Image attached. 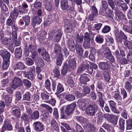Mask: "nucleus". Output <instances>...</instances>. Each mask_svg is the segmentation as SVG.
Returning <instances> with one entry per match:
<instances>
[{"label":"nucleus","instance_id":"f257e3e1","mask_svg":"<svg viewBox=\"0 0 132 132\" xmlns=\"http://www.w3.org/2000/svg\"><path fill=\"white\" fill-rule=\"evenodd\" d=\"M103 50L104 52H105L104 55L105 57H106L108 60L111 61L112 62L114 61V58L110 53V49L106 46H102V48L98 50L97 54H100L103 52Z\"/></svg>","mask_w":132,"mask_h":132},{"label":"nucleus","instance_id":"f03ea898","mask_svg":"<svg viewBox=\"0 0 132 132\" xmlns=\"http://www.w3.org/2000/svg\"><path fill=\"white\" fill-rule=\"evenodd\" d=\"M64 26L65 28V31L67 33H70L74 30V28L76 25V23L71 21L69 19H65L64 21Z\"/></svg>","mask_w":132,"mask_h":132},{"label":"nucleus","instance_id":"7ed1b4c3","mask_svg":"<svg viewBox=\"0 0 132 132\" xmlns=\"http://www.w3.org/2000/svg\"><path fill=\"white\" fill-rule=\"evenodd\" d=\"M26 112L31 120H35L39 119V112L37 110L33 111L30 108L27 109Z\"/></svg>","mask_w":132,"mask_h":132},{"label":"nucleus","instance_id":"20e7f679","mask_svg":"<svg viewBox=\"0 0 132 132\" xmlns=\"http://www.w3.org/2000/svg\"><path fill=\"white\" fill-rule=\"evenodd\" d=\"M21 113V111L19 107L16 106H13L12 108L11 113L13 117H11V119L13 120L18 119L20 117Z\"/></svg>","mask_w":132,"mask_h":132},{"label":"nucleus","instance_id":"39448f33","mask_svg":"<svg viewBox=\"0 0 132 132\" xmlns=\"http://www.w3.org/2000/svg\"><path fill=\"white\" fill-rule=\"evenodd\" d=\"M23 85L21 79L18 77H14L12 80L11 87L15 89Z\"/></svg>","mask_w":132,"mask_h":132},{"label":"nucleus","instance_id":"423d86ee","mask_svg":"<svg viewBox=\"0 0 132 132\" xmlns=\"http://www.w3.org/2000/svg\"><path fill=\"white\" fill-rule=\"evenodd\" d=\"M90 68L91 67L88 64L82 63L80 64L79 66L77 72L79 74H80L86 70V71L90 74L91 73Z\"/></svg>","mask_w":132,"mask_h":132},{"label":"nucleus","instance_id":"0eeeda50","mask_svg":"<svg viewBox=\"0 0 132 132\" xmlns=\"http://www.w3.org/2000/svg\"><path fill=\"white\" fill-rule=\"evenodd\" d=\"M116 39L118 42H122V39L124 41L127 40V37L126 35L122 32L117 31L115 33Z\"/></svg>","mask_w":132,"mask_h":132},{"label":"nucleus","instance_id":"6e6552de","mask_svg":"<svg viewBox=\"0 0 132 132\" xmlns=\"http://www.w3.org/2000/svg\"><path fill=\"white\" fill-rule=\"evenodd\" d=\"M0 55L2 57L3 60L5 61H10L11 54L6 50L4 49L0 51Z\"/></svg>","mask_w":132,"mask_h":132},{"label":"nucleus","instance_id":"1a4fd4ad","mask_svg":"<svg viewBox=\"0 0 132 132\" xmlns=\"http://www.w3.org/2000/svg\"><path fill=\"white\" fill-rule=\"evenodd\" d=\"M88 32H86L84 35V42L83 46L85 48H88L90 46V36Z\"/></svg>","mask_w":132,"mask_h":132},{"label":"nucleus","instance_id":"9d476101","mask_svg":"<svg viewBox=\"0 0 132 132\" xmlns=\"http://www.w3.org/2000/svg\"><path fill=\"white\" fill-rule=\"evenodd\" d=\"M34 129L37 131H41L44 129V125L39 121L35 122L33 124Z\"/></svg>","mask_w":132,"mask_h":132},{"label":"nucleus","instance_id":"9b49d317","mask_svg":"<svg viewBox=\"0 0 132 132\" xmlns=\"http://www.w3.org/2000/svg\"><path fill=\"white\" fill-rule=\"evenodd\" d=\"M61 47L58 44H56L55 45L54 50L55 52L54 54H53L52 55V58L55 59L56 57V55L60 54H62L61 53Z\"/></svg>","mask_w":132,"mask_h":132},{"label":"nucleus","instance_id":"f8f14e48","mask_svg":"<svg viewBox=\"0 0 132 132\" xmlns=\"http://www.w3.org/2000/svg\"><path fill=\"white\" fill-rule=\"evenodd\" d=\"M112 64L111 62L109 61L101 62L99 63V67L103 70H108Z\"/></svg>","mask_w":132,"mask_h":132},{"label":"nucleus","instance_id":"ddd939ff","mask_svg":"<svg viewBox=\"0 0 132 132\" xmlns=\"http://www.w3.org/2000/svg\"><path fill=\"white\" fill-rule=\"evenodd\" d=\"M77 103L79 107L82 108L90 103V101L85 99H80L78 101Z\"/></svg>","mask_w":132,"mask_h":132},{"label":"nucleus","instance_id":"4468645a","mask_svg":"<svg viewBox=\"0 0 132 132\" xmlns=\"http://www.w3.org/2000/svg\"><path fill=\"white\" fill-rule=\"evenodd\" d=\"M76 107V104L75 103H72L66 106L65 110L71 115L74 111Z\"/></svg>","mask_w":132,"mask_h":132},{"label":"nucleus","instance_id":"2eb2a0df","mask_svg":"<svg viewBox=\"0 0 132 132\" xmlns=\"http://www.w3.org/2000/svg\"><path fill=\"white\" fill-rule=\"evenodd\" d=\"M104 117L108 121L113 122L116 124L117 122V120L113 118L114 116L113 114L110 115L109 113L105 114L104 115Z\"/></svg>","mask_w":132,"mask_h":132},{"label":"nucleus","instance_id":"dca6fc26","mask_svg":"<svg viewBox=\"0 0 132 132\" xmlns=\"http://www.w3.org/2000/svg\"><path fill=\"white\" fill-rule=\"evenodd\" d=\"M109 102L110 107L112 112L117 114H119V111L116 109V103L112 100H110Z\"/></svg>","mask_w":132,"mask_h":132},{"label":"nucleus","instance_id":"f3484780","mask_svg":"<svg viewBox=\"0 0 132 132\" xmlns=\"http://www.w3.org/2000/svg\"><path fill=\"white\" fill-rule=\"evenodd\" d=\"M69 68L70 69H74L76 68V62L75 58L70 59L68 60Z\"/></svg>","mask_w":132,"mask_h":132},{"label":"nucleus","instance_id":"a211bd4d","mask_svg":"<svg viewBox=\"0 0 132 132\" xmlns=\"http://www.w3.org/2000/svg\"><path fill=\"white\" fill-rule=\"evenodd\" d=\"M74 77V74L73 73H71L70 75L67 76V82L68 85L71 87L74 86L75 83L74 81L73 77Z\"/></svg>","mask_w":132,"mask_h":132},{"label":"nucleus","instance_id":"6ab92c4d","mask_svg":"<svg viewBox=\"0 0 132 132\" xmlns=\"http://www.w3.org/2000/svg\"><path fill=\"white\" fill-rule=\"evenodd\" d=\"M12 126L11 124L8 121H5L4 124L2 128L1 131L3 132L5 130H12Z\"/></svg>","mask_w":132,"mask_h":132},{"label":"nucleus","instance_id":"aec40b11","mask_svg":"<svg viewBox=\"0 0 132 132\" xmlns=\"http://www.w3.org/2000/svg\"><path fill=\"white\" fill-rule=\"evenodd\" d=\"M24 75L26 78L31 80H33L34 79V74L33 72L31 71H24Z\"/></svg>","mask_w":132,"mask_h":132},{"label":"nucleus","instance_id":"412c9836","mask_svg":"<svg viewBox=\"0 0 132 132\" xmlns=\"http://www.w3.org/2000/svg\"><path fill=\"white\" fill-rule=\"evenodd\" d=\"M61 110V118L63 119H68L70 117V114L66 110L64 111V108H62Z\"/></svg>","mask_w":132,"mask_h":132},{"label":"nucleus","instance_id":"4be33fe9","mask_svg":"<svg viewBox=\"0 0 132 132\" xmlns=\"http://www.w3.org/2000/svg\"><path fill=\"white\" fill-rule=\"evenodd\" d=\"M67 43L69 49L72 52L74 51L76 46L75 47L74 41L72 39L69 40L68 41Z\"/></svg>","mask_w":132,"mask_h":132},{"label":"nucleus","instance_id":"5701e85b","mask_svg":"<svg viewBox=\"0 0 132 132\" xmlns=\"http://www.w3.org/2000/svg\"><path fill=\"white\" fill-rule=\"evenodd\" d=\"M41 21V18L40 17H34L32 19L31 24L32 26L34 27L36 24H40Z\"/></svg>","mask_w":132,"mask_h":132},{"label":"nucleus","instance_id":"b1692460","mask_svg":"<svg viewBox=\"0 0 132 132\" xmlns=\"http://www.w3.org/2000/svg\"><path fill=\"white\" fill-rule=\"evenodd\" d=\"M3 44L5 46H13V42L11 40V38H5L3 42Z\"/></svg>","mask_w":132,"mask_h":132},{"label":"nucleus","instance_id":"393cba45","mask_svg":"<svg viewBox=\"0 0 132 132\" xmlns=\"http://www.w3.org/2000/svg\"><path fill=\"white\" fill-rule=\"evenodd\" d=\"M19 15V13L18 12L16 9H14L11 12L9 17L13 20H15Z\"/></svg>","mask_w":132,"mask_h":132},{"label":"nucleus","instance_id":"a878e982","mask_svg":"<svg viewBox=\"0 0 132 132\" xmlns=\"http://www.w3.org/2000/svg\"><path fill=\"white\" fill-rule=\"evenodd\" d=\"M88 75H81L80 77V81L81 83L84 84H86V82L90 81V79L87 77Z\"/></svg>","mask_w":132,"mask_h":132},{"label":"nucleus","instance_id":"bb28decb","mask_svg":"<svg viewBox=\"0 0 132 132\" xmlns=\"http://www.w3.org/2000/svg\"><path fill=\"white\" fill-rule=\"evenodd\" d=\"M76 50L78 55L80 57H82L83 54V49L81 46L80 44H77L76 45Z\"/></svg>","mask_w":132,"mask_h":132},{"label":"nucleus","instance_id":"cd10ccee","mask_svg":"<svg viewBox=\"0 0 132 132\" xmlns=\"http://www.w3.org/2000/svg\"><path fill=\"white\" fill-rule=\"evenodd\" d=\"M92 8L91 21L94 20L93 19L96 17L98 14V11L96 7L94 6H92Z\"/></svg>","mask_w":132,"mask_h":132},{"label":"nucleus","instance_id":"c85d7f7f","mask_svg":"<svg viewBox=\"0 0 132 132\" xmlns=\"http://www.w3.org/2000/svg\"><path fill=\"white\" fill-rule=\"evenodd\" d=\"M15 54L16 57L20 59L22 55V51L21 48H16L15 50Z\"/></svg>","mask_w":132,"mask_h":132},{"label":"nucleus","instance_id":"c756f323","mask_svg":"<svg viewBox=\"0 0 132 132\" xmlns=\"http://www.w3.org/2000/svg\"><path fill=\"white\" fill-rule=\"evenodd\" d=\"M45 8L48 11H52L53 9V4L50 2H46L45 5Z\"/></svg>","mask_w":132,"mask_h":132},{"label":"nucleus","instance_id":"7c9ffc66","mask_svg":"<svg viewBox=\"0 0 132 132\" xmlns=\"http://www.w3.org/2000/svg\"><path fill=\"white\" fill-rule=\"evenodd\" d=\"M25 68L24 64L21 62H17L15 66V69L23 70Z\"/></svg>","mask_w":132,"mask_h":132},{"label":"nucleus","instance_id":"2f4dec72","mask_svg":"<svg viewBox=\"0 0 132 132\" xmlns=\"http://www.w3.org/2000/svg\"><path fill=\"white\" fill-rule=\"evenodd\" d=\"M19 13V17H21L23 13H27V12L26 11V10L24 9L22 6H19L17 9H15Z\"/></svg>","mask_w":132,"mask_h":132},{"label":"nucleus","instance_id":"473e14b6","mask_svg":"<svg viewBox=\"0 0 132 132\" xmlns=\"http://www.w3.org/2000/svg\"><path fill=\"white\" fill-rule=\"evenodd\" d=\"M61 9L63 10H66L68 5L67 0H61Z\"/></svg>","mask_w":132,"mask_h":132},{"label":"nucleus","instance_id":"72a5a7b5","mask_svg":"<svg viewBox=\"0 0 132 132\" xmlns=\"http://www.w3.org/2000/svg\"><path fill=\"white\" fill-rule=\"evenodd\" d=\"M125 120L122 118H120L119 120V128L121 132H123L125 129Z\"/></svg>","mask_w":132,"mask_h":132},{"label":"nucleus","instance_id":"f704fd0d","mask_svg":"<svg viewBox=\"0 0 132 132\" xmlns=\"http://www.w3.org/2000/svg\"><path fill=\"white\" fill-rule=\"evenodd\" d=\"M97 109L96 103H93L91 105V115H94L96 112H97Z\"/></svg>","mask_w":132,"mask_h":132},{"label":"nucleus","instance_id":"c9c22d12","mask_svg":"<svg viewBox=\"0 0 132 132\" xmlns=\"http://www.w3.org/2000/svg\"><path fill=\"white\" fill-rule=\"evenodd\" d=\"M40 99V97L37 94H34L31 97L30 101L31 103H35L38 101Z\"/></svg>","mask_w":132,"mask_h":132},{"label":"nucleus","instance_id":"e433bc0d","mask_svg":"<svg viewBox=\"0 0 132 132\" xmlns=\"http://www.w3.org/2000/svg\"><path fill=\"white\" fill-rule=\"evenodd\" d=\"M116 15L118 17L119 19L122 20L124 18V15L123 13L119 10H116L115 12Z\"/></svg>","mask_w":132,"mask_h":132},{"label":"nucleus","instance_id":"4c0bfd02","mask_svg":"<svg viewBox=\"0 0 132 132\" xmlns=\"http://www.w3.org/2000/svg\"><path fill=\"white\" fill-rule=\"evenodd\" d=\"M31 100V94L29 92H26L23 95V100L27 101H30Z\"/></svg>","mask_w":132,"mask_h":132},{"label":"nucleus","instance_id":"58836bf2","mask_svg":"<svg viewBox=\"0 0 132 132\" xmlns=\"http://www.w3.org/2000/svg\"><path fill=\"white\" fill-rule=\"evenodd\" d=\"M56 59V63L57 65H61L62 63V61L63 60L62 54H60L59 55L57 58Z\"/></svg>","mask_w":132,"mask_h":132},{"label":"nucleus","instance_id":"ea45409f","mask_svg":"<svg viewBox=\"0 0 132 132\" xmlns=\"http://www.w3.org/2000/svg\"><path fill=\"white\" fill-rule=\"evenodd\" d=\"M132 128V121L130 119L126 120V129L127 130H131Z\"/></svg>","mask_w":132,"mask_h":132},{"label":"nucleus","instance_id":"a19ab883","mask_svg":"<svg viewBox=\"0 0 132 132\" xmlns=\"http://www.w3.org/2000/svg\"><path fill=\"white\" fill-rule=\"evenodd\" d=\"M63 85L60 83H59L57 86L56 92L57 93H60L64 90Z\"/></svg>","mask_w":132,"mask_h":132},{"label":"nucleus","instance_id":"79ce46f5","mask_svg":"<svg viewBox=\"0 0 132 132\" xmlns=\"http://www.w3.org/2000/svg\"><path fill=\"white\" fill-rule=\"evenodd\" d=\"M51 124L52 126L54 127L55 129L57 131L59 130L58 127V124L54 119H53L51 121Z\"/></svg>","mask_w":132,"mask_h":132},{"label":"nucleus","instance_id":"37998d69","mask_svg":"<svg viewBox=\"0 0 132 132\" xmlns=\"http://www.w3.org/2000/svg\"><path fill=\"white\" fill-rule=\"evenodd\" d=\"M23 19L25 22V26H28L29 24L30 17L28 15H26L22 17Z\"/></svg>","mask_w":132,"mask_h":132},{"label":"nucleus","instance_id":"c03bdc74","mask_svg":"<svg viewBox=\"0 0 132 132\" xmlns=\"http://www.w3.org/2000/svg\"><path fill=\"white\" fill-rule=\"evenodd\" d=\"M23 82L24 86L27 88H29L31 85V82L27 79H23Z\"/></svg>","mask_w":132,"mask_h":132},{"label":"nucleus","instance_id":"a18cd8bd","mask_svg":"<svg viewBox=\"0 0 132 132\" xmlns=\"http://www.w3.org/2000/svg\"><path fill=\"white\" fill-rule=\"evenodd\" d=\"M109 13L106 14L105 16L109 18V19L111 20L112 21H114V20L113 18V16H114L113 12L111 10H109Z\"/></svg>","mask_w":132,"mask_h":132},{"label":"nucleus","instance_id":"49530a36","mask_svg":"<svg viewBox=\"0 0 132 132\" xmlns=\"http://www.w3.org/2000/svg\"><path fill=\"white\" fill-rule=\"evenodd\" d=\"M65 99L69 101H72L75 99V97L74 95L72 94H69L65 95Z\"/></svg>","mask_w":132,"mask_h":132},{"label":"nucleus","instance_id":"de8ad7c7","mask_svg":"<svg viewBox=\"0 0 132 132\" xmlns=\"http://www.w3.org/2000/svg\"><path fill=\"white\" fill-rule=\"evenodd\" d=\"M102 126L108 131L110 132L111 130H112L113 129V128L111 127V125L106 122L104 123Z\"/></svg>","mask_w":132,"mask_h":132},{"label":"nucleus","instance_id":"09e8293b","mask_svg":"<svg viewBox=\"0 0 132 132\" xmlns=\"http://www.w3.org/2000/svg\"><path fill=\"white\" fill-rule=\"evenodd\" d=\"M124 44L125 46L128 49H132V43L130 41L127 40L124 41Z\"/></svg>","mask_w":132,"mask_h":132},{"label":"nucleus","instance_id":"8fccbe9b","mask_svg":"<svg viewBox=\"0 0 132 132\" xmlns=\"http://www.w3.org/2000/svg\"><path fill=\"white\" fill-rule=\"evenodd\" d=\"M40 95L41 98L43 100L47 101L50 97V96L46 94L43 92H41L40 93Z\"/></svg>","mask_w":132,"mask_h":132},{"label":"nucleus","instance_id":"3c124183","mask_svg":"<svg viewBox=\"0 0 132 132\" xmlns=\"http://www.w3.org/2000/svg\"><path fill=\"white\" fill-rule=\"evenodd\" d=\"M0 7L3 11H8L6 6L2 0H0Z\"/></svg>","mask_w":132,"mask_h":132},{"label":"nucleus","instance_id":"603ef678","mask_svg":"<svg viewBox=\"0 0 132 132\" xmlns=\"http://www.w3.org/2000/svg\"><path fill=\"white\" fill-rule=\"evenodd\" d=\"M36 63L38 65H40L41 67H43L45 63L43 60L40 57L37 58L36 61Z\"/></svg>","mask_w":132,"mask_h":132},{"label":"nucleus","instance_id":"864d4df0","mask_svg":"<svg viewBox=\"0 0 132 132\" xmlns=\"http://www.w3.org/2000/svg\"><path fill=\"white\" fill-rule=\"evenodd\" d=\"M15 21L13 20L12 19L9 17L6 20V24L8 26H12L14 24V22Z\"/></svg>","mask_w":132,"mask_h":132},{"label":"nucleus","instance_id":"5fc2aeb1","mask_svg":"<svg viewBox=\"0 0 132 132\" xmlns=\"http://www.w3.org/2000/svg\"><path fill=\"white\" fill-rule=\"evenodd\" d=\"M53 73L54 76L56 78H59L60 75V72L57 68H55L53 70Z\"/></svg>","mask_w":132,"mask_h":132},{"label":"nucleus","instance_id":"6e6d98bb","mask_svg":"<svg viewBox=\"0 0 132 132\" xmlns=\"http://www.w3.org/2000/svg\"><path fill=\"white\" fill-rule=\"evenodd\" d=\"M12 100V98L11 97L6 95L5 98V100L6 103V105L9 106L11 103Z\"/></svg>","mask_w":132,"mask_h":132},{"label":"nucleus","instance_id":"4d7b16f0","mask_svg":"<svg viewBox=\"0 0 132 132\" xmlns=\"http://www.w3.org/2000/svg\"><path fill=\"white\" fill-rule=\"evenodd\" d=\"M42 56L45 61H48L50 59L49 55L46 51L44 53L42 54Z\"/></svg>","mask_w":132,"mask_h":132},{"label":"nucleus","instance_id":"13d9d810","mask_svg":"<svg viewBox=\"0 0 132 132\" xmlns=\"http://www.w3.org/2000/svg\"><path fill=\"white\" fill-rule=\"evenodd\" d=\"M103 37L101 36L97 35L95 38V40L96 42L99 43L101 44L104 41Z\"/></svg>","mask_w":132,"mask_h":132},{"label":"nucleus","instance_id":"bf43d9fd","mask_svg":"<svg viewBox=\"0 0 132 132\" xmlns=\"http://www.w3.org/2000/svg\"><path fill=\"white\" fill-rule=\"evenodd\" d=\"M114 97L116 100H121L122 97L120 95L119 92L118 91H115L114 95Z\"/></svg>","mask_w":132,"mask_h":132},{"label":"nucleus","instance_id":"052dcab7","mask_svg":"<svg viewBox=\"0 0 132 132\" xmlns=\"http://www.w3.org/2000/svg\"><path fill=\"white\" fill-rule=\"evenodd\" d=\"M26 64L29 66L32 65L34 63L33 60L30 57H27L26 59Z\"/></svg>","mask_w":132,"mask_h":132},{"label":"nucleus","instance_id":"680f3d73","mask_svg":"<svg viewBox=\"0 0 132 132\" xmlns=\"http://www.w3.org/2000/svg\"><path fill=\"white\" fill-rule=\"evenodd\" d=\"M76 119L80 122L85 123L87 122V119L84 117L80 116H77L76 118Z\"/></svg>","mask_w":132,"mask_h":132},{"label":"nucleus","instance_id":"e2e57ef3","mask_svg":"<svg viewBox=\"0 0 132 132\" xmlns=\"http://www.w3.org/2000/svg\"><path fill=\"white\" fill-rule=\"evenodd\" d=\"M68 67L67 64L64 65L61 71V74L62 75H64L66 73L68 70Z\"/></svg>","mask_w":132,"mask_h":132},{"label":"nucleus","instance_id":"0e129e2a","mask_svg":"<svg viewBox=\"0 0 132 132\" xmlns=\"http://www.w3.org/2000/svg\"><path fill=\"white\" fill-rule=\"evenodd\" d=\"M21 118L25 121H28L30 119L26 113H23L21 115Z\"/></svg>","mask_w":132,"mask_h":132},{"label":"nucleus","instance_id":"69168bd1","mask_svg":"<svg viewBox=\"0 0 132 132\" xmlns=\"http://www.w3.org/2000/svg\"><path fill=\"white\" fill-rule=\"evenodd\" d=\"M34 7L36 9L40 8H43L42 6L41 3L38 0H37L34 3Z\"/></svg>","mask_w":132,"mask_h":132},{"label":"nucleus","instance_id":"338daca9","mask_svg":"<svg viewBox=\"0 0 132 132\" xmlns=\"http://www.w3.org/2000/svg\"><path fill=\"white\" fill-rule=\"evenodd\" d=\"M10 63V61L6 60L5 61L3 60V64H2V68L4 70H6L8 68Z\"/></svg>","mask_w":132,"mask_h":132},{"label":"nucleus","instance_id":"774afa93","mask_svg":"<svg viewBox=\"0 0 132 132\" xmlns=\"http://www.w3.org/2000/svg\"><path fill=\"white\" fill-rule=\"evenodd\" d=\"M62 34L61 32H59L57 33L54 38V40L56 42H58L60 40Z\"/></svg>","mask_w":132,"mask_h":132}]
</instances>
